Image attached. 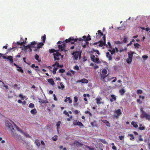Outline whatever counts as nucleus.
<instances>
[{"mask_svg": "<svg viewBox=\"0 0 150 150\" xmlns=\"http://www.w3.org/2000/svg\"><path fill=\"white\" fill-rule=\"evenodd\" d=\"M135 52H131L130 53L128 52V58L126 59V62L127 63L130 64L132 62V58L133 55Z\"/></svg>", "mask_w": 150, "mask_h": 150, "instance_id": "obj_2", "label": "nucleus"}, {"mask_svg": "<svg viewBox=\"0 0 150 150\" xmlns=\"http://www.w3.org/2000/svg\"><path fill=\"white\" fill-rule=\"evenodd\" d=\"M53 55L54 56V58L55 60H59V58L58 57L61 55V54L59 53L58 52H57L56 53H54Z\"/></svg>", "mask_w": 150, "mask_h": 150, "instance_id": "obj_12", "label": "nucleus"}, {"mask_svg": "<svg viewBox=\"0 0 150 150\" xmlns=\"http://www.w3.org/2000/svg\"><path fill=\"white\" fill-rule=\"evenodd\" d=\"M30 112L32 114L35 115L37 113V111L35 109H34L31 110Z\"/></svg>", "mask_w": 150, "mask_h": 150, "instance_id": "obj_30", "label": "nucleus"}, {"mask_svg": "<svg viewBox=\"0 0 150 150\" xmlns=\"http://www.w3.org/2000/svg\"><path fill=\"white\" fill-rule=\"evenodd\" d=\"M91 58L92 61H93V62L97 63H98V58H96L94 55H91Z\"/></svg>", "mask_w": 150, "mask_h": 150, "instance_id": "obj_13", "label": "nucleus"}, {"mask_svg": "<svg viewBox=\"0 0 150 150\" xmlns=\"http://www.w3.org/2000/svg\"><path fill=\"white\" fill-rule=\"evenodd\" d=\"M48 82L52 86H54V82L53 80L52 79H47Z\"/></svg>", "mask_w": 150, "mask_h": 150, "instance_id": "obj_20", "label": "nucleus"}, {"mask_svg": "<svg viewBox=\"0 0 150 150\" xmlns=\"http://www.w3.org/2000/svg\"><path fill=\"white\" fill-rule=\"evenodd\" d=\"M58 136L57 135L54 136L52 138V139L54 141H56L57 139Z\"/></svg>", "mask_w": 150, "mask_h": 150, "instance_id": "obj_34", "label": "nucleus"}, {"mask_svg": "<svg viewBox=\"0 0 150 150\" xmlns=\"http://www.w3.org/2000/svg\"><path fill=\"white\" fill-rule=\"evenodd\" d=\"M1 57H3V59H6V56L4 54H2L0 53V58H1Z\"/></svg>", "mask_w": 150, "mask_h": 150, "instance_id": "obj_36", "label": "nucleus"}, {"mask_svg": "<svg viewBox=\"0 0 150 150\" xmlns=\"http://www.w3.org/2000/svg\"><path fill=\"white\" fill-rule=\"evenodd\" d=\"M79 81L83 83H87L88 82V80L85 79H83L81 80H79Z\"/></svg>", "mask_w": 150, "mask_h": 150, "instance_id": "obj_25", "label": "nucleus"}, {"mask_svg": "<svg viewBox=\"0 0 150 150\" xmlns=\"http://www.w3.org/2000/svg\"><path fill=\"white\" fill-rule=\"evenodd\" d=\"M109 51L111 53V54H112L115 52V48L113 49L112 50H109Z\"/></svg>", "mask_w": 150, "mask_h": 150, "instance_id": "obj_40", "label": "nucleus"}, {"mask_svg": "<svg viewBox=\"0 0 150 150\" xmlns=\"http://www.w3.org/2000/svg\"><path fill=\"white\" fill-rule=\"evenodd\" d=\"M77 39H74L73 37H71L68 39L66 40L65 41L66 43L70 42L71 44H73L74 42L77 41Z\"/></svg>", "mask_w": 150, "mask_h": 150, "instance_id": "obj_8", "label": "nucleus"}, {"mask_svg": "<svg viewBox=\"0 0 150 150\" xmlns=\"http://www.w3.org/2000/svg\"><path fill=\"white\" fill-rule=\"evenodd\" d=\"M50 52H55L56 50H54L53 49L50 50Z\"/></svg>", "mask_w": 150, "mask_h": 150, "instance_id": "obj_56", "label": "nucleus"}, {"mask_svg": "<svg viewBox=\"0 0 150 150\" xmlns=\"http://www.w3.org/2000/svg\"><path fill=\"white\" fill-rule=\"evenodd\" d=\"M111 96L112 98L110 99L111 102H112L114 100H116V97L114 95H111Z\"/></svg>", "mask_w": 150, "mask_h": 150, "instance_id": "obj_29", "label": "nucleus"}, {"mask_svg": "<svg viewBox=\"0 0 150 150\" xmlns=\"http://www.w3.org/2000/svg\"><path fill=\"white\" fill-rule=\"evenodd\" d=\"M107 71L106 69H104L102 71L101 73L100 74V76L102 74L104 75V76H105V74H107Z\"/></svg>", "mask_w": 150, "mask_h": 150, "instance_id": "obj_22", "label": "nucleus"}, {"mask_svg": "<svg viewBox=\"0 0 150 150\" xmlns=\"http://www.w3.org/2000/svg\"><path fill=\"white\" fill-rule=\"evenodd\" d=\"M108 74L106 76H104V75L102 74L101 75V79L103 81L107 82L109 81V80L108 79Z\"/></svg>", "mask_w": 150, "mask_h": 150, "instance_id": "obj_11", "label": "nucleus"}, {"mask_svg": "<svg viewBox=\"0 0 150 150\" xmlns=\"http://www.w3.org/2000/svg\"><path fill=\"white\" fill-rule=\"evenodd\" d=\"M98 35H97V38H100V37L103 35V33L101 32V30H99L98 31Z\"/></svg>", "mask_w": 150, "mask_h": 150, "instance_id": "obj_26", "label": "nucleus"}, {"mask_svg": "<svg viewBox=\"0 0 150 150\" xmlns=\"http://www.w3.org/2000/svg\"><path fill=\"white\" fill-rule=\"evenodd\" d=\"M62 43H63L62 45H59L58 47L59 50H61V51H62L64 50V49L65 44H64V41H63L62 42L61 41H59L57 43V44H60Z\"/></svg>", "mask_w": 150, "mask_h": 150, "instance_id": "obj_7", "label": "nucleus"}, {"mask_svg": "<svg viewBox=\"0 0 150 150\" xmlns=\"http://www.w3.org/2000/svg\"><path fill=\"white\" fill-rule=\"evenodd\" d=\"M128 136H130L131 137L130 138V140H132L133 139H134V137L133 136V134H129L128 135Z\"/></svg>", "mask_w": 150, "mask_h": 150, "instance_id": "obj_44", "label": "nucleus"}, {"mask_svg": "<svg viewBox=\"0 0 150 150\" xmlns=\"http://www.w3.org/2000/svg\"><path fill=\"white\" fill-rule=\"evenodd\" d=\"M101 121L103 122V123H105L106 125L108 127H110V124L108 122L107 120H101Z\"/></svg>", "mask_w": 150, "mask_h": 150, "instance_id": "obj_23", "label": "nucleus"}, {"mask_svg": "<svg viewBox=\"0 0 150 150\" xmlns=\"http://www.w3.org/2000/svg\"><path fill=\"white\" fill-rule=\"evenodd\" d=\"M60 85L61 86H58V88L59 89H60L62 90H63L64 88V86L63 85L62 83V82H60Z\"/></svg>", "mask_w": 150, "mask_h": 150, "instance_id": "obj_24", "label": "nucleus"}, {"mask_svg": "<svg viewBox=\"0 0 150 150\" xmlns=\"http://www.w3.org/2000/svg\"><path fill=\"white\" fill-rule=\"evenodd\" d=\"M6 126L10 130H11L12 129H13L12 124L8 121L6 122Z\"/></svg>", "mask_w": 150, "mask_h": 150, "instance_id": "obj_10", "label": "nucleus"}, {"mask_svg": "<svg viewBox=\"0 0 150 150\" xmlns=\"http://www.w3.org/2000/svg\"><path fill=\"white\" fill-rule=\"evenodd\" d=\"M112 54H111V53H110L109 52H106V57L107 58H108L109 59V60H111L112 59Z\"/></svg>", "mask_w": 150, "mask_h": 150, "instance_id": "obj_19", "label": "nucleus"}, {"mask_svg": "<svg viewBox=\"0 0 150 150\" xmlns=\"http://www.w3.org/2000/svg\"><path fill=\"white\" fill-rule=\"evenodd\" d=\"M39 102L40 103H47L48 101L46 100L41 99L39 98Z\"/></svg>", "mask_w": 150, "mask_h": 150, "instance_id": "obj_27", "label": "nucleus"}, {"mask_svg": "<svg viewBox=\"0 0 150 150\" xmlns=\"http://www.w3.org/2000/svg\"><path fill=\"white\" fill-rule=\"evenodd\" d=\"M64 114H65L66 115H67L68 116H69V115L68 113L66 110H64L63 112Z\"/></svg>", "mask_w": 150, "mask_h": 150, "instance_id": "obj_49", "label": "nucleus"}, {"mask_svg": "<svg viewBox=\"0 0 150 150\" xmlns=\"http://www.w3.org/2000/svg\"><path fill=\"white\" fill-rule=\"evenodd\" d=\"M91 40V38L90 36H88L87 38H86V40L87 41H89Z\"/></svg>", "mask_w": 150, "mask_h": 150, "instance_id": "obj_60", "label": "nucleus"}, {"mask_svg": "<svg viewBox=\"0 0 150 150\" xmlns=\"http://www.w3.org/2000/svg\"><path fill=\"white\" fill-rule=\"evenodd\" d=\"M119 138L120 140H122L123 139H124V137L123 136H119Z\"/></svg>", "mask_w": 150, "mask_h": 150, "instance_id": "obj_51", "label": "nucleus"}, {"mask_svg": "<svg viewBox=\"0 0 150 150\" xmlns=\"http://www.w3.org/2000/svg\"><path fill=\"white\" fill-rule=\"evenodd\" d=\"M46 35H44V36L42 37V42L39 43L37 45V48H40L42 47L44 45V43H45V39H46Z\"/></svg>", "mask_w": 150, "mask_h": 150, "instance_id": "obj_4", "label": "nucleus"}, {"mask_svg": "<svg viewBox=\"0 0 150 150\" xmlns=\"http://www.w3.org/2000/svg\"><path fill=\"white\" fill-rule=\"evenodd\" d=\"M142 57L144 59H146L148 58V56L147 55H143L142 56Z\"/></svg>", "mask_w": 150, "mask_h": 150, "instance_id": "obj_58", "label": "nucleus"}, {"mask_svg": "<svg viewBox=\"0 0 150 150\" xmlns=\"http://www.w3.org/2000/svg\"><path fill=\"white\" fill-rule=\"evenodd\" d=\"M61 125V122L60 121L58 122L56 124L57 129V131L59 132V129L60 126Z\"/></svg>", "mask_w": 150, "mask_h": 150, "instance_id": "obj_21", "label": "nucleus"}, {"mask_svg": "<svg viewBox=\"0 0 150 150\" xmlns=\"http://www.w3.org/2000/svg\"><path fill=\"white\" fill-rule=\"evenodd\" d=\"M53 96H54V100H55V101H57V98H56L55 95V94H54L53 95Z\"/></svg>", "mask_w": 150, "mask_h": 150, "instance_id": "obj_57", "label": "nucleus"}, {"mask_svg": "<svg viewBox=\"0 0 150 150\" xmlns=\"http://www.w3.org/2000/svg\"><path fill=\"white\" fill-rule=\"evenodd\" d=\"M29 107L30 108H33L34 107V104L33 103H30L29 105Z\"/></svg>", "mask_w": 150, "mask_h": 150, "instance_id": "obj_48", "label": "nucleus"}, {"mask_svg": "<svg viewBox=\"0 0 150 150\" xmlns=\"http://www.w3.org/2000/svg\"><path fill=\"white\" fill-rule=\"evenodd\" d=\"M73 123L75 125H78L80 127L83 126V124L81 122L77 121L76 120H74Z\"/></svg>", "mask_w": 150, "mask_h": 150, "instance_id": "obj_14", "label": "nucleus"}, {"mask_svg": "<svg viewBox=\"0 0 150 150\" xmlns=\"http://www.w3.org/2000/svg\"><path fill=\"white\" fill-rule=\"evenodd\" d=\"M17 70L21 72L22 73H23V70L21 67H19V69H17Z\"/></svg>", "mask_w": 150, "mask_h": 150, "instance_id": "obj_43", "label": "nucleus"}, {"mask_svg": "<svg viewBox=\"0 0 150 150\" xmlns=\"http://www.w3.org/2000/svg\"><path fill=\"white\" fill-rule=\"evenodd\" d=\"M128 40V38L125 37H124V38H122L121 41L123 42L124 43H126L127 42Z\"/></svg>", "mask_w": 150, "mask_h": 150, "instance_id": "obj_28", "label": "nucleus"}, {"mask_svg": "<svg viewBox=\"0 0 150 150\" xmlns=\"http://www.w3.org/2000/svg\"><path fill=\"white\" fill-rule=\"evenodd\" d=\"M74 144H75L77 146H79L81 145V144L79 142L77 141H75L74 142Z\"/></svg>", "mask_w": 150, "mask_h": 150, "instance_id": "obj_46", "label": "nucleus"}, {"mask_svg": "<svg viewBox=\"0 0 150 150\" xmlns=\"http://www.w3.org/2000/svg\"><path fill=\"white\" fill-rule=\"evenodd\" d=\"M36 45V43L35 42H32L31 44H28L26 47L30 48L32 47H35V46Z\"/></svg>", "mask_w": 150, "mask_h": 150, "instance_id": "obj_18", "label": "nucleus"}, {"mask_svg": "<svg viewBox=\"0 0 150 150\" xmlns=\"http://www.w3.org/2000/svg\"><path fill=\"white\" fill-rule=\"evenodd\" d=\"M139 129L140 130H143L144 129L145 127L144 126H142V125L141 124L139 125Z\"/></svg>", "mask_w": 150, "mask_h": 150, "instance_id": "obj_38", "label": "nucleus"}, {"mask_svg": "<svg viewBox=\"0 0 150 150\" xmlns=\"http://www.w3.org/2000/svg\"><path fill=\"white\" fill-rule=\"evenodd\" d=\"M62 43H63L62 45H59L58 47L59 50H61V51H62L64 50V49L65 44H64V41H63L62 42L61 41H59L57 43V44H60Z\"/></svg>", "mask_w": 150, "mask_h": 150, "instance_id": "obj_6", "label": "nucleus"}, {"mask_svg": "<svg viewBox=\"0 0 150 150\" xmlns=\"http://www.w3.org/2000/svg\"><path fill=\"white\" fill-rule=\"evenodd\" d=\"M141 111H142V117H143L146 118V119L148 120H150V115L147 114L146 112H144L142 109H141Z\"/></svg>", "mask_w": 150, "mask_h": 150, "instance_id": "obj_5", "label": "nucleus"}, {"mask_svg": "<svg viewBox=\"0 0 150 150\" xmlns=\"http://www.w3.org/2000/svg\"><path fill=\"white\" fill-rule=\"evenodd\" d=\"M72 54L74 55V59L76 60L77 59L78 57H81V53L79 52H73L72 53Z\"/></svg>", "mask_w": 150, "mask_h": 150, "instance_id": "obj_9", "label": "nucleus"}, {"mask_svg": "<svg viewBox=\"0 0 150 150\" xmlns=\"http://www.w3.org/2000/svg\"><path fill=\"white\" fill-rule=\"evenodd\" d=\"M39 58V56L37 54H36L35 56V58L36 60L38 61V62H40V60H39L38 59Z\"/></svg>", "mask_w": 150, "mask_h": 150, "instance_id": "obj_45", "label": "nucleus"}, {"mask_svg": "<svg viewBox=\"0 0 150 150\" xmlns=\"http://www.w3.org/2000/svg\"><path fill=\"white\" fill-rule=\"evenodd\" d=\"M19 97L21 98L22 100H23L24 99L26 98V96H23L22 94H20L19 95Z\"/></svg>", "mask_w": 150, "mask_h": 150, "instance_id": "obj_33", "label": "nucleus"}, {"mask_svg": "<svg viewBox=\"0 0 150 150\" xmlns=\"http://www.w3.org/2000/svg\"><path fill=\"white\" fill-rule=\"evenodd\" d=\"M20 132L21 133V134H18V133L14 134V133L12 131L11 134L15 138L17 142H22L23 141V137L26 136L27 137L28 135L25 134L23 131L21 130L20 131Z\"/></svg>", "mask_w": 150, "mask_h": 150, "instance_id": "obj_1", "label": "nucleus"}, {"mask_svg": "<svg viewBox=\"0 0 150 150\" xmlns=\"http://www.w3.org/2000/svg\"><path fill=\"white\" fill-rule=\"evenodd\" d=\"M74 100L75 103L77 102L78 101V98L77 96H75L74 98Z\"/></svg>", "mask_w": 150, "mask_h": 150, "instance_id": "obj_41", "label": "nucleus"}, {"mask_svg": "<svg viewBox=\"0 0 150 150\" xmlns=\"http://www.w3.org/2000/svg\"><path fill=\"white\" fill-rule=\"evenodd\" d=\"M114 78V77H110L109 76H108V79L109 80V81L111 80L112 79Z\"/></svg>", "mask_w": 150, "mask_h": 150, "instance_id": "obj_61", "label": "nucleus"}, {"mask_svg": "<svg viewBox=\"0 0 150 150\" xmlns=\"http://www.w3.org/2000/svg\"><path fill=\"white\" fill-rule=\"evenodd\" d=\"M139 97L140 98H142V99H144L145 98V97L144 96H142L141 95H140L139 96Z\"/></svg>", "mask_w": 150, "mask_h": 150, "instance_id": "obj_62", "label": "nucleus"}, {"mask_svg": "<svg viewBox=\"0 0 150 150\" xmlns=\"http://www.w3.org/2000/svg\"><path fill=\"white\" fill-rule=\"evenodd\" d=\"M93 67L95 69H96L98 68V66L96 64H94V66H93Z\"/></svg>", "mask_w": 150, "mask_h": 150, "instance_id": "obj_55", "label": "nucleus"}, {"mask_svg": "<svg viewBox=\"0 0 150 150\" xmlns=\"http://www.w3.org/2000/svg\"><path fill=\"white\" fill-rule=\"evenodd\" d=\"M17 43L18 44L20 45H23V44H25V42H21V43H20L19 42H17Z\"/></svg>", "mask_w": 150, "mask_h": 150, "instance_id": "obj_54", "label": "nucleus"}, {"mask_svg": "<svg viewBox=\"0 0 150 150\" xmlns=\"http://www.w3.org/2000/svg\"><path fill=\"white\" fill-rule=\"evenodd\" d=\"M102 100L101 98L100 97H98L96 98V103L98 104H100L101 103L103 104L104 102H101L100 101Z\"/></svg>", "mask_w": 150, "mask_h": 150, "instance_id": "obj_17", "label": "nucleus"}, {"mask_svg": "<svg viewBox=\"0 0 150 150\" xmlns=\"http://www.w3.org/2000/svg\"><path fill=\"white\" fill-rule=\"evenodd\" d=\"M35 143L36 145L38 146H39L40 145V141L38 139H36L35 140Z\"/></svg>", "mask_w": 150, "mask_h": 150, "instance_id": "obj_31", "label": "nucleus"}, {"mask_svg": "<svg viewBox=\"0 0 150 150\" xmlns=\"http://www.w3.org/2000/svg\"><path fill=\"white\" fill-rule=\"evenodd\" d=\"M115 43L117 44H120L122 43V42L119 41H115Z\"/></svg>", "mask_w": 150, "mask_h": 150, "instance_id": "obj_52", "label": "nucleus"}, {"mask_svg": "<svg viewBox=\"0 0 150 150\" xmlns=\"http://www.w3.org/2000/svg\"><path fill=\"white\" fill-rule=\"evenodd\" d=\"M115 114L117 115H115L114 116L116 118H118L119 117V116L122 114L120 110L118 109L117 110H116L115 111Z\"/></svg>", "mask_w": 150, "mask_h": 150, "instance_id": "obj_16", "label": "nucleus"}, {"mask_svg": "<svg viewBox=\"0 0 150 150\" xmlns=\"http://www.w3.org/2000/svg\"><path fill=\"white\" fill-rule=\"evenodd\" d=\"M112 149L115 150H116V147L115 146H112Z\"/></svg>", "mask_w": 150, "mask_h": 150, "instance_id": "obj_64", "label": "nucleus"}, {"mask_svg": "<svg viewBox=\"0 0 150 150\" xmlns=\"http://www.w3.org/2000/svg\"><path fill=\"white\" fill-rule=\"evenodd\" d=\"M57 66V67H59V63L57 62H56V63L52 65L53 67H55Z\"/></svg>", "mask_w": 150, "mask_h": 150, "instance_id": "obj_42", "label": "nucleus"}, {"mask_svg": "<svg viewBox=\"0 0 150 150\" xmlns=\"http://www.w3.org/2000/svg\"><path fill=\"white\" fill-rule=\"evenodd\" d=\"M131 124L132 125H133L134 127L136 128L138 127V125L137 122H132L131 123Z\"/></svg>", "mask_w": 150, "mask_h": 150, "instance_id": "obj_32", "label": "nucleus"}, {"mask_svg": "<svg viewBox=\"0 0 150 150\" xmlns=\"http://www.w3.org/2000/svg\"><path fill=\"white\" fill-rule=\"evenodd\" d=\"M142 91L141 90H137V93L138 94H140L142 93Z\"/></svg>", "mask_w": 150, "mask_h": 150, "instance_id": "obj_39", "label": "nucleus"}, {"mask_svg": "<svg viewBox=\"0 0 150 150\" xmlns=\"http://www.w3.org/2000/svg\"><path fill=\"white\" fill-rule=\"evenodd\" d=\"M66 99H67L68 101H69V102L70 103H72V100L70 98V97H66Z\"/></svg>", "mask_w": 150, "mask_h": 150, "instance_id": "obj_37", "label": "nucleus"}, {"mask_svg": "<svg viewBox=\"0 0 150 150\" xmlns=\"http://www.w3.org/2000/svg\"><path fill=\"white\" fill-rule=\"evenodd\" d=\"M103 41H101L98 42L94 43L93 44L94 45H98L99 46L101 47H102L103 45H105V35H104L103 37Z\"/></svg>", "mask_w": 150, "mask_h": 150, "instance_id": "obj_3", "label": "nucleus"}, {"mask_svg": "<svg viewBox=\"0 0 150 150\" xmlns=\"http://www.w3.org/2000/svg\"><path fill=\"white\" fill-rule=\"evenodd\" d=\"M74 69L76 70H79V68L78 66H76L74 67Z\"/></svg>", "mask_w": 150, "mask_h": 150, "instance_id": "obj_47", "label": "nucleus"}, {"mask_svg": "<svg viewBox=\"0 0 150 150\" xmlns=\"http://www.w3.org/2000/svg\"><path fill=\"white\" fill-rule=\"evenodd\" d=\"M6 58L4 59H7V60L10 62V63H12L13 62V57L12 56H6Z\"/></svg>", "mask_w": 150, "mask_h": 150, "instance_id": "obj_15", "label": "nucleus"}, {"mask_svg": "<svg viewBox=\"0 0 150 150\" xmlns=\"http://www.w3.org/2000/svg\"><path fill=\"white\" fill-rule=\"evenodd\" d=\"M91 124L92 126V127H94L95 126L94 123L93 122H91Z\"/></svg>", "mask_w": 150, "mask_h": 150, "instance_id": "obj_59", "label": "nucleus"}, {"mask_svg": "<svg viewBox=\"0 0 150 150\" xmlns=\"http://www.w3.org/2000/svg\"><path fill=\"white\" fill-rule=\"evenodd\" d=\"M134 46L135 48H139L140 45L138 43H137L134 44Z\"/></svg>", "mask_w": 150, "mask_h": 150, "instance_id": "obj_35", "label": "nucleus"}, {"mask_svg": "<svg viewBox=\"0 0 150 150\" xmlns=\"http://www.w3.org/2000/svg\"><path fill=\"white\" fill-rule=\"evenodd\" d=\"M59 72L61 73H63L64 72V70L62 69H61L59 70Z\"/></svg>", "mask_w": 150, "mask_h": 150, "instance_id": "obj_53", "label": "nucleus"}, {"mask_svg": "<svg viewBox=\"0 0 150 150\" xmlns=\"http://www.w3.org/2000/svg\"><path fill=\"white\" fill-rule=\"evenodd\" d=\"M120 92L122 94L125 93V91L123 89H121L120 91Z\"/></svg>", "mask_w": 150, "mask_h": 150, "instance_id": "obj_50", "label": "nucleus"}, {"mask_svg": "<svg viewBox=\"0 0 150 150\" xmlns=\"http://www.w3.org/2000/svg\"><path fill=\"white\" fill-rule=\"evenodd\" d=\"M72 116H71L70 118H67V120L68 121H70L71 120V119H72Z\"/></svg>", "mask_w": 150, "mask_h": 150, "instance_id": "obj_63", "label": "nucleus"}]
</instances>
